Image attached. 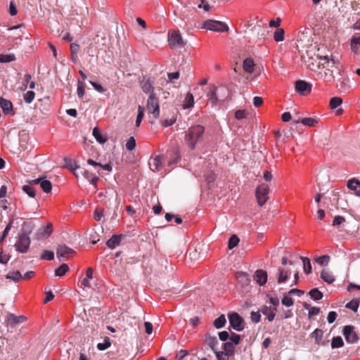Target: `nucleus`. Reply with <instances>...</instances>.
<instances>
[{"mask_svg":"<svg viewBox=\"0 0 360 360\" xmlns=\"http://www.w3.org/2000/svg\"><path fill=\"white\" fill-rule=\"evenodd\" d=\"M204 127L201 125H195L188 129L184 136L186 144L191 150L195 149L197 144L202 141Z\"/></svg>","mask_w":360,"mask_h":360,"instance_id":"obj_1","label":"nucleus"},{"mask_svg":"<svg viewBox=\"0 0 360 360\" xmlns=\"http://www.w3.org/2000/svg\"><path fill=\"white\" fill-rule=\"evenodd\" d=\"M202 27L218 32H227L229 30V27L226 23L213 20L205 21Z\"/></svg>","mask_w":360,"mask_h":360,"instance_id":"obj_2","label":"nucleus"},{"mask_svg":"<svg viewBox=\"0 0 360 360\" xmlns=\"http://www.w3.org/2000/svg\"><path fill=\"white\" fill-rule=\"evenodd\" d=\"M30 242V238L27 233H21L18 237V240L15 244L16 250L21 253L27 252L29 250Z\"/></svg>","mask_w":360,"mask_h":360,"instance_id":"obj_3","label":"nucleus"},{"mask_svg":"<svg viewBox=\"0 0 360 360\" xmlns=\"http://www.w3.org/2000/svg\"><path fill=\"white\" fill-rule=\"evenodd\" d=\"M168 42L172 49L181 48L185 44L180 32L175 30L169 32Z\"/></svg>","mask_w":360,"mask_h":360,"instance_id":"obj_4","label":"nucleus"},{"mask_svg":"<svg viewBox=\"0 0 360 360\" xmlns=\"http://www.w3.org/2000/svg\"><path fill=\"white\" fill-rule=\"evenodd\" d=\"M147 110L149 113L153 115L155 118L160 115V106L158 98L154 94H150L147 101Z\"/></svg>","mask_w":360,"mask_h":360,"instance_id":"obj_5","label":"nucleus"},{"mask_svg":"<svg viewBox=\"0 0 360 360\" xmlns=\"http://www.w3.org/2000/svg\"><path fill=\"white\" fill-rule=\"evenodd\" d=\"M269 187L267 184H262L256 189V197L259 205H263L269 199Z\"/></svg>","mask_w":360,"mask_h":360,"instance_id":"obj_6","label":"nucleus"},{"mask_svg":"<svg viewBox=\"0 0 360 360\" xmlns=\"http://www.w3.org/2000/svg\"><path fill=\"white\" fill-rule=\"evenodd\" d=\"M75 251L65 245H59L56 249V255L59 261H64L73 257Z\"/></svg>","mask_w":360,"mask_h":360,"instance_id":"obj_7","label":"nucleus"},{"mask_svg":"<svg viewBox=\"0 0 360 360\" xmlns=\"http://www.w3.org/2000/svg\"><path fill=\"white\" fill-rule=\"evenodd\" d=\"M320 60L325 61L321 63V65L323 66L322 69H326L327 71L332 70L331 68H335L338 70H340V62L332 56L330 57L328 56L321 57Z\"/></svg>","mask_w":360,"mask_h":360,"instance_id":"obj_8","label":"nucleus"},{"mask_svg":"<svg viewBox=\"0 0 360 360\" xmlns=\"http://www.w3.org/2000/svg\"><path fill=\"white\" fill-rule=\"evenodd\" d=\"M230 326L236 331H242L244 329V321L237 313L229 315Z\"/></svg>","mask_w":360,"mask_h":360,"instance_id":"obj_9","label":"nucleus"},{"mask_svg":"<svg viewBox=\"0 0 360 360\" xmlns=\"http://www.w3.org/2000/svg\"><path fill=\"white\" fill-rule=\"evenodd\" d=\"M295 89L300 94L305 96L311 92V86L304 80H299L295 83Z\"/></svg>","mask_w":360,"mask_h":360,"instance_id":"obj_10","label":"nucleus"},{"mask_svg":"<svg viewBox=\"0 0 360 360\" xmlns=\"http://www.w3.org/2000/svg\"><path fill=\"white\" fill-rule=\"evenodd\" d=\"M343 335L349 343L355 342L358 338L356 333L354 330V327L352 326H346L343 328Z\"/></svg>","mask_w":360,"mask_h":360,"instance_id":"obj_11","label":"nucleus"},{"mask_svg":"<svg viewBox=\"0 0 360 360\" xmlns=\"http://www.w3.org/2000/svg\"><path fill=\"white\" fill-rule=\"evenodd\" d=\"M254 280L259 285H264L267 281V273L262 269H258L255 272Z\"/></svg>","mask_w":360,"mask_h":360,"instance_id":"obj_12","label":"nucleus"},{"mask_svg":"<svg viewBox=\"0 0 360 360\" xmlns=\"http://www.w3.org/2000/svg\"><path fill=\"white\" fill-rule=\"evenodd\" d=\"M0 106L4 114H14L13 104L11 101L0 97Z\"/></svg>","mask_w":360,"mask_h":360,"instance_id":"obj_13","label":"nucleus"},{"mask_svg":"<svg viewBox=\"0 0 360 360\" xmlns=\"http://www.w3.org/2000/svg\"><path fill=\"white\" fill-rule=\"evenodd\" d=\"M26 320L24 316H15L13 314H9L7 316L6 321L8 325L13 327L16 324L21 323Z\"/></svg>","mask_w":360,"mask_h":360,"instance_id":"obj_14","label":"nucleus"},{"mask_svg":"<svg viewBox=\"0 0 360 360\" xmlns=\"http://www.w3.org/2000/svg\"><path fill=\"white\" fill-rule=\"evenodd\" d=\"M217 88L216 86H212L210 88V91L207 94L208 103H211L212 106L217 105L218 103V97L217 96Z\"/></svg>","mask_w":360,"mask_h":360,"instance_id":"obj_15","label":"nucleus"},{"mask_svg":"<svg viewBox=\"0 0 360 360\" xmlns=\"http://www.w3.org/2000/svg\"><path fill=\"white\" fill-rule=\"evenodd\" d=\"M277 309L276 307L264 306L262 310L264 315L266 316L269 321H272L274 319Z\"/></svg>","mask_w":360,"mask_h":360,"instance_id":"obj_16","label":"nucleus"},{"mask_svg":"<svg viewBox=\"0 0 360 360\" xmlns=\"http://www.w3.org/2000/svg\"><path fill=\"white\" fill-rule=\"evenodd\" d=\"M141 88L143 90V91L146 94H153V82L149 78L146 79H144L141 82Z\"/></svg>","mask_w":360,"mask_h":360,"instance_id":"obj_17","label":"nucleus"},{"mask_svg":"<svg viewBox=\"0 0 360 360\" xmlns=\"http://www.w3.org/2000/svg\"><path fill=\"white\" fill-rule=\"evenodd\" d=\"M290 275V271L284 268L280 267L278 269L277 281L278 283H283L286 281L288 276Z\"/></svg>","mask_w":360,"mask_h":360,"instance_id":"obj_18","label":"nucleus"},{"mask_svg":"<svg viewBox=\"0 0 360 360\" xmlns=\"http://www.w3.org/2000/svg\"><path fill=\"white\" fill-rule=\"evenodd\" d=\"M53 231L51 224H48L46 226L41 229L37 233V238H44L49 237Z\"/></svg>","mask_w":360,"mask_h":360,"instance_id":"obj_19","label":"nucleus"},{"mask_svg":"<svg viewBox=\"0 0 360 360\" xmlns=\"http://www.w3.org/2000/svg\"><path fill=\"white\" fill-rule=\"evenodd\" d=\"M351 49L355 54L360 52V37L354 35L351 39Z\"/></svg>","mask_w":360,"mask_h":360,"instance_id":"obj_20","label":"nucleus"},{"mask_svg":"<svg viewBox=\"0 0 360 360\" xmlns=\"http://www.w3.org/2000/svg\"><path fill=\"white\" fill-rule=\"evenodd\" d=\"M73 173L76 177H79V175L84 176L87 180H90L91 176H92V173L87 171L84 168H81L79 167H75L73 169Z\"/></svg>","mask_w":360,"mask_h":360,"instance_id":"obj_21","label":"nucleus"},{"mask_svg":"<svg viewBox=\"0 0 360 360\" xmlns=\"http://www.w3.org/2000/svg\"><path fill=\"white\" fill-rule=\"evenodd\" d=\"M243 68L245 72L252 73L255 68V63L252 58H248L243 60Z\"/></svg>","mask_w":360,"mask_h":360,"instance_id":"obj_22","label":"nucleus"},{"mask_svg":"<svg viewBox=\"0 0 360 360\" xmlns=\"http://www.w3.org/2000/svg\"><path fill=\"white\" fill-rule=\"evenodd\" d=\"M162 162V157L158 155L153 158V162H150V167L153 172H158L160 169V167Z\"/></svg>","mask_w":360,"mask_h":360,"instance_id":"obj_23","label":"nucleus"},{"mask_svg":"<svg viewBox=\"0 0 360 360\" xmlns=\"http://www.w3.org/2000/svg\"><path fill=\"white\" fill-rule=\"evenodd\" d=\"M321 278L326 283L330 284L335 281V276L333 273L327 269L322 270Z\"/></svg>","mask_w":360,"mask_h":360,"instance_id":"obj_24","label":"nucleus"},{"mask_svg":"<svg viewBox=\"0 0 360 360\" xmlns=\"http://www.w3.org/2000/svg\"><path fill=\"white\" fill-rule=\"evenodd\" d=\"M121 242V236L117 235L112 236L107 242V246L110 249H114Z\"/></svg>","mask_w":360,"mask_h":360,"instance_id":"obj_25","label":"nucleus"},{"mask_svg":"<svg viewBox=\"0 0 360 360\" xmlns=\"http://www.w3.org/2000/svg\"><path fill=\"white\" fill-rule=\"evenodd\" d=\"M194 104V97L191 93H188L186 95V97L184 100L183 103V108L188 109L193 106Z\"/></svg>","mask_w":360,"mask_h":360,"instance_id":"obj_26","label":"nucleus"},{"mask_svg":"<svg viewBox=\"0 0 360 360\" xmlns=\"http://www.w3.org/2000/svg\"><path fill=\"white\" fill-rule=\"evenodd\" d=\"M92 134H93V136H94V138L96 139V140L98 143H104L106 142V141H107L106 137L103 135V134L101 133V131L99 130V129L98 127H94L93 129Z\"/></svg>","mask_w":360,"mask_h":360,"instance_id":"obj_27","label":"nucleus"},{"mask_svg":"<svg viewBox=\"0 0 360 360\" xmlns=\"http://www.w3.org/2000/svg\"><path fill=\"white\" fill-rule=\"evenodd\" d=\"M333 70H330V71H328V72H326V70L323 72H322L321 71V72H318L317 77L320 79L327 81V82H330L334 79V77L333 76Z\"/></svg>","mask_w":360,"mask_h":360,"instance_id":"obj_28","label":"nucleus"},{"mask_svg":"<svg viewBox=\"0 0 360 360\" xmlns=\"http://www.w3.org/2000/svg\"><path fill=\"white\" fill-rule=\"evenodd\" d=\"M6 278L7 279L13 281L15 282H18L21 279H22V276L21 273L19 271H15L13 272H9L6 276Z\"/></svg>","mask_w":360,"mask_h":360,"instance_id":"obj_29","label":"nucleus"},{"mask_svg":"<svg viewBox=\"0 0 360 360\" xmlns=\"http://www.w3.org/2000/svg\"><path fill=\"white\" fill-rule=\"evenodd\" d=\"M206 343L212 349V350H217V345L219 344V341L216 337L207 336L206 338Z\"/></svg>","mask_w":360,"mask_h":360,"instance_id":"obj_30","label":"nucleus"},{"mask_svg":"<svg viewBox=\"0 0 360 360\" xmlns=\"http://www.w3.org/2000/svg\"><path fill=\"white\" fill-rule=\"evenodd\" d=\"M323 334L322 330L316 328L311 333V337L314 338L316 344H319L323 338Z\"/></svg>","mask_w":360,"mask_h":360,"instance_id":"obj_31","label":"nucleus"},{"mask_svg":"<svg viewBox=\"0 0 360 360\" xmlns=\"http://www.w3.org/2000/svg\"><path fill=\"white\" fill-rule=\"evenodd\" d=\"M300 259L302 261L304 271L307 274H310L311 272L312 268L309 259L304 257H301Z\"/></svg>","mask_w":360,"mask_h":360,"instance_id":"obj_32","label":"nucleus"},{"mask_svg":"<svg viewBox=\"0 0 360 360\" xmlns=\"http://www.w3.org/2000/svg\"><path fill=\"white\" fill-rule=\"evenodd\" d=\"M224 351L229 355L232 356L234 353L235 345L231 342L223 344Z\"/></svg>","mask_w":360,"mask_h":360,"instance_id":"obj_33","label":"nucleus"},{"mask_svg":"<svg viewBox=\"0 0 360 360\" xmlns=\"http://www.w3.org/2000/svg\"><path fill=\"white\" fill-rule=\"evenodd\" d=\"M284 30L282 28H277L274 33V39L276 41L279 42L284 40Z\"/></svg>","mask_w":360,"mask_h":360,"instance_id":"obj_34","label":"nucleus"},{"mask_svg":"<svg viewBox=\"0 0 360 360\" xmlns=\"http://www.w3.org/2000/svg\"><path fill=\"white\" fill-rule=\"evenodd\" d=\"M347 186L349 189L356 191V188L360 187V181L358 179L353 178L347 181Z\"/></svg>","mask_w":360,"mask_h":360,"instance_id":"obj_35","label":"nucleus"},{"mask_svg":"<svg viewBox=\"0 0 360 360\" xmlns=\"http://www.w3.org/2000/svg\"><path fill=\"white\" fill-rule=\"evenodd\" d=\"M226 322V317L224 314H222L214 320V326L216 328L219 329V328L224 327Z\"/></svg>","mask_w":360,"mask_h":360,"instance_id":"obj_36","label":"nucleus"},{"mask_svg":"<svg viewBox=\"0 0 360 360\" xmlns=\"http://www.w3.org/2000/svg\"><path fill=\"white\" fill-rule=\"evenodd\" d=\"M40 186L42 188V190L44 191V192H45V193L51 192V188H52V185H51V181L47 179H45L44 178L42 179V180L40 183Z\"/></svg>","mask_w":360,"mask_h":360,"instance_id":"obj_37","label":"nucleus"},{"mask_svg":"<svg viewBox=\"0 0 360 360\" xmlns=\"http://www.w3.org/2000/svg\"><path fill=\"white\" fill-rule=\"evenodd\" d=\"M69 270V266L66 264H63L58 269L55 270V275L56 276H63Z\"/></svg>","mask_w":360,"mask_h":360,"instance_id":"obj_38","label":"nucleus"},{"mask_svg":"<svg viewBox=\"0 0 360 360\" xmlns=\"http://www.w3.org/2000/svg\"><path fill=\"white\" fill-rule=\"evenodd\" d=\"M310 297L314 300H320L323 297V293L318 289L314 288L309 292Z\"/></svg>","mask_w":360,"mask_h":360,"instance_id":"obj_39","label":"nucleus"},{"mask_svg":"<svg viewBox=\"0 0 360 360\" xmlns=\"http://www.w3.org/2000/svg\"><path fill=\"white\" fill-rule=\"evenodd\" d=\"M344 345L343 340L341 337L337 336L332 339L331 347L333 349L342 347Z\"/></svg>","mask_w":360,"mask_h":360,"instance_id":"obj_40","label":"nucleus"},{"mask_svg":"<svg viewBox=\"0 0 360 360\" xmlns=\"http://www.w3.org/2000/svg\"><path fill=\"white\" fill-rule=\"evenodd\" d=\"M315 261L321 266H326L329 263L330 256L325 255L318 257L315 259Z\"/></svg>","mask_w":360,"mask_h":360,"instance_id":"obj_41","label":"nucleus"},{"mask_svg":"<svg viewBox=\"0 0 360 360\" xmlns=\"http://www.w3.org/2000/svg\"><path fill=\"white\" fill-rule=\"evenodd\" d=\"M236 278L239 282L244 284L248 283L249 282L248 274L244 272H238L236 274Z\"/></svg>","mask_w":360,"mask_h":360,"instance_id":"obj_42","label":"nucleus"},{"mask_svg":"<svg viewBox=\"0 0 360 360\" xmlns=\"http://www.w3.org/2000/svg\"><path fill=\"white\" fill-rule=\"evenodd\" d=\"M342 103V99L340 97H333L330 101L331 109H335Z\"/></svg>","mask_w":360,"mask_h":360,"instance_id":"obj_43","label":"nucleus"},{"mask_svg":"<svg viewBox=\"0 0 360 360\" xmlns=\"http://www.w3.org/2000/svg\"><path fill=\"white\" fill-rule=\"evenodd\" d=\"M302 124L308 127H314L316 125L318 121L312 117H305L301 120Z\"/></svg>","mask_w":360,"mask_h":360,"instance_id":"obj_44","label":"nucleus"},{"mask_svg":"<svg viewBox=\"0 0 360 360\" xmlns=\"http://www.w3.org/2000/svg\"><path fill=\"white\" fill-rule=\"evenodd\" d=\"M111 345V342L109 338H105L103 342H100L97 345L98 349L103 351Z\"/></svg>","mask_w":360,"mask_h":360,"instance_id":"obj_45","label":"nucleus"},{"mask_svg":"<svg viewBox=\"0 0 360 360\" xmlns=\"http://www.w3.org/2000/svg\"><path fill=\"white\" fill-rule=\"evenodd\" d=\"M15 60L13 54H0V63H10Z\"/></svg>","mask_w":360,"mask_h":360,"instance_id":"obj_46","label":"nucleus"},{"mask_svg":"<svg viewBox=\"0 0 360 360\" xmlns=\"http://www.w3.org/2000/svg\"><path fill=\"white\" fill-rule=\"evenodd\" d=\"M144 115V108L143 107L139 105L138 107V115L136 120V126L139 127L143 120Z\"/></svg>","mask_w":360,"mask_h":360,"instance_id":"obj_47","label":"nucleus"},{"mask_svg":"<svg viewBox=\"0 0 360 360\" xmlns=\"http://www.w3.org/2000/svg\"><path fill=\"white\" fill-rule=\"evenodd\" d=\"M85 92L84 83L80 80L77 82V93L79 98H82Z\"/></svg>","mask_w":360,"mask_h":360,"instance_id":"obj_48","label":"nucleus"},{"mask_svg":"<svg viewBox=\"0 0 360 360\" xmlns=\"http://www.w3.org/2000/svg\"><path fill=\"white\" fill-rule=\"evenodd\" d=\"M126 148L131 151L133 150L136 147V140L134 137L131 136L127 140L126 144H125Z\"/></svg>","mask_w":360,"mask_h":360,"instance_id":"obj_49","label":"nucleus"},{"mask_svg":"<svg viewBox=\"0 0 360 360\" xmlns=\"http://www.w3.org/2000/svg\"><path fill=\"white\" fill-rule=\"evenodd\" d=\"M22 191L31 198L35 196V191L31 185H24L22 186Z\"/></svg>","mask_w":360,"mask_h":360,"instance_id":"obj_50","label":"nucleus"},{"mask_svg":"<svg viewBox=\"0 0 360 360\" xmlns=\"http://www.w3.org/2000/svg\"><path fill=\"white\" fill-rule=\"evenodd\" d=\"M238 243L239 238H238V236L236 235L231 236L229 240V248L231 250L234 248L236 246H237Z\"/></svg>","mask_w":360,"mask_h":360,"instance_id":"obj_51","label":"nucleus"},{"mask_svg":"<svg viewBox=\"0 0 360 360\" xmlns=\"http://www.w3.org/2000/svg\"><path fill=\"white\" fill-rule=\"evenodd\" d=\"M217 360H229V356L224 351H214Z\"/></svg>","mask_w":360,"mask_h":360,"instance_id":"obj_52","label":"nucleus"},{"mask_svg":"<svg viewBox=\"0 0 360 360\" xmlns=\"http://www.w3.org/2000/svg\"><path fill=\"white\" fill-rule=\"evenodd\" d=\"M34 97L35 93L33 91H28L24 94V100L27 103H32Z\"/></svg>","mask_w":360,"mask_h":360,"instance_id":"obj_53","label":"nucleus"},{"mask_svg":"<svg viewBox=\"0 0 360 360\" xmlns=\"http://www.w3.org/2000/svg\"><path fill=\"white\" fill-rule=\"evenodd\" d=\"M359 301L356 300H352V301L348 302L345 307L347 309L352 310L353 311H356L359 308Z\"/></svg>","mask_w":360,"mask_h":360,"instance_id":"obj_54","label":"nucleus"},{"mask_svg":"<svg viewBox=\"0 0 360 360\" xmlns=\"http://www.w3.org/2000/svg\"><path fill=\"white\" fill-rule=\"evenodd\" d=\"M290 295H285L281 300L282 304L285 307H291L294 304V300L290 297Z\"/></svg>","mask_w":360,"mask_h":360,"instance_id":"obj_55","label":"nucleus"},{"mask_svg":"<svg viewBox=\"0 0 360 360\" xmlns=\"http://www.w3.org/2000/svg\"><path fill=\"white\" fill-rule=\"evenodd\" d=\"M42 259L52 260L54 258V253L53 251L45 250L41 256Z\"/></svg>","mask_w":360,"mask_h":360,"instance_id":"obj_56","label":"nucleus"},{"mask_svg":"<svg viewBox=\"0 0 360 360\" xmlns=\"http://www.w3.org/2000/svg\"><path fill=\"white\" fill-rule=\"evenodd\" d=\"M31 78H32V77H31L30 75H29V74L25 75L23 83H22V86L20 87V89L22 91H25L26 90V89L27 88L28 84H29Z\"/></svg>","mask_w":360,"mask_h":360,"instance_id":"obj_57","label":"nucleus"},{"mask_svg":"<svg viewBox=\"0 0 360 360\" xmlns=\"http://www.w3.org/2000/svg\"><path fill=\"white\" fill-rule=\"evenodd\" d=\"M240 340V335L238 334H236L234 333H231V335L229 336V340H230L229 342L233 343V345L235 346L239 343Z\"/></svg>","mask_w":360,"mask_h":360,"instance_id":"obj_58","label":"nucleus"},{"mask_svg":"<svg viewBox=\"0 0 360 360\" xmlns=\"http://www.w3.org/2000/svg\"><path fill=\"white\" fill-rule=\"evenodd\" d=\"M250 317L252 322L258 323L260 321L261 315L259 311H252Z\"/></svg>","mask_w":360,"mask_h":360,"instance_id":"obj_59","label":"nucleus"},{"mask_svg":"<svg viewBox=\"0 0 360 360\" xmlns=\"http://www.w3.org/2000/svg\"><path fill=\"white\" fill-rule=\"evenodd\" d=\"M269 303L273 306L272 307H276L279 305L280 301L276 296H270L269 297Z\"/></svg>","mask_w":360,"mask_h":360,"instance_id":"obj_60","label":"nucleus"},{"mask_svg":"<svg viewBox=\"0 0 360 360\" xmlns=\"http://www.w3.org/2000/svg\"><path fill=\"white\" fill-rule=\"evenodd\" d=\"M10 259V256L0 251V263L7 264Z\"/></svg>","mask_w":360,"mask_h":360,"instance_id":"obj_61","label":"nucleus"},{"mask_svg":"<svg viewBox=\"0 0 360 360\" xmlns=\"http://www.w3.org/2000/svg\"><path fill=\"white\" fill-rule=\"evenodd\" d=\"M70 51L72 56L77 55L79 51V46L77 44L72 43L70 44Z\"/></svg>","mask_w":360,"mask_h":360,"instance_id":"obj_62","label":"nucleus"},{"mask_svg":"<svg viewBox=\"0 0 360 360\" xmlns=\"http://www.w3.org/2000/svg\"><path fill=\"white\" fill-rule=\"evenodd\" d=\"M345 221V218L342 216H335L333 221V226H338L342 224Z\"/></svg>","mask_w":360,"mask_h":360,"instance_id":"obj_63","label":"nucleus"},{"mask_svg":"<svg viewBox=\"0 0 360 360\" xmlns=\"http://www.w3.org/2000/svg\"><path fill=\"white\" fill-rule=\"evenodd\" d=\"M337 318V314L335 311H330L327 316V320L329 323H333Z\"/></svg>","mask_w":360,"mask_h":360,"instance_id":"obj_64","label":"nucleus"}]
</instances>
